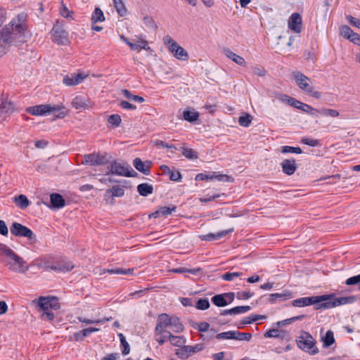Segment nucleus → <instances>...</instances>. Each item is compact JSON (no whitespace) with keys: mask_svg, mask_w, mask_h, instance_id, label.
Here are the masks:
<instances>
[{"mask_svg":"<svg viewBox=\"0 0 360 360\" xmlns=\"http://www.w3.org/2000/svg\"><path fill=\"white\" fill-rule=\"evenodd\" d=\"M252 122V117L248 113L241 115L238 119V123L240 126L248 127Z\"/></svg>","mask_w":360,"mask_h":360,"instance_id":"obj_44","label":"nucleus"},{"mask_svg":"<svg viewBox=\"0 0 360 360\" xmlns=\"http://www.w3.org/2000/svg\"><path fill=\"white\" fill-rule=\"evenodd\" d=\"M281 153H291L300 154L302 153V150L300 147H292V146H285L281 148Z\"/></svg>","mask_w":360,"mask_h":360,"instance_id":"obj_50","label":"nucleus"},{"mask_svg":"<svg viewBox=\"0 0 360 360\" xmlns=\"http://www.w3.org/2000/svg\"><path fill=\"white\" fill-rule=\"evenodd\" d=\"M323 342V347H330L335 341L333 333L331 330H328L325 336L321 338Z\"/></svg>","mask_w":360,"mask_h":360,"instance_id":"obj_41","label":"nucleus"},{"mask_svg":"<svg viewBox=\"0 0 360 360\" xmlns=\"http://www.w3.org/2000/svg\"><path fill=\"white\" fill-rule=\"evenodd\" d=\"M74 265L72 262L66 259H61L52 264H48L46 266V271H54L56 272H68L73 269Z\"/></svg>","mask_w":360,"mask_h":360,"instance_id":"obj_12","label":"nucleus"},{"mask_svg":"<svg viewBox=\"0 0 360 360\" xmlns=\"http://www.w3.org/2000/svg\"><path fill=\"white\" fill-rule=\"evenodd\" d=\"M323 296L328 297V299L323 301L321 304L323 309H331L342 304H352L356 300L355 296L342 297L338 298L335 297V294L323 295Z\"/></svg>","mask_w":360,"mask_h":360,"instance_id":"obj_8","label":"nucleus"},{"mask_svg":"<svg viewBox=\"0 0 360 360\" xmlns=\"http://www.w3.org/2000/svg\"><path fill=\"white\" fill-rule=\"evenodd\" d=\"M143 23L148 28L156 29V25L152 17L145 16L143 19Z\"/></svg>","mask_w":360,"mask_h":360,"instance_id":"obj_57","label":"nucleus"},{"mask_svg":"<svg viewBox=\"0 0 360 360\" xmlns=\"http://www.w3.org/2000/svg\"><path fill=\"white\" fill-rule=\"evenodd\" d=\"M52 39L58 44H65L68 41V32L60 25H55L51 30Z\"/></svg>","mask_w":360,"mask_h":360,"instance_id":"obj_13","label":"nucleus"},{"mask_svg":"<svg viewBox=\"0 0 360 360\" xmlns=\"http://www.w3.org/2000/svg\"><path fill=\"white\" fill-rule=\"evenodd\" d=\"M167 326H170L171 330L176 333H181L184 330V326L178 317L161 314L158 317L155 328V340L160 345L169 340V335H171V332L167 330Z\"/></svg>","mask_w":360,"mask_h":360,"instance_id":"obj_2","label":"nucleus"},{"mask_svg":"<svg viewBox=\"0 0 360 360\" xmlns=\"http://www.w3.org/2000/svg\"><path fill=\"white\" fill-rule=\"evenodd\" d=\"M195 307L200 310H205L210 307V302L207 298L198 300L195 304Z\"/></svg>","mask_w":360,"mask_h":360,"instance_id":"obj_48","label":"nucleus"},{"mask_svg":"<svg viewBox=\"0 0 360 360\" xmlns=\"http://www.w3.org/2000/svg\"><path fill=\"white\" fill-rule=\"evenodd\" d=\"M61 4H62V5H61V8L60 9V13L61 15L66 18L71 17V12L66 7V6L63 4V0H61Z\"/></svg>","mask_w":360,"mask_h":360,"instance_id":"obj_60","label":"nucleus"},{"mask_svg":"<svg viewBox=\"0 0 360 360\" xmlns=\"http://www.w3.org/2000/svg\"><path fill=\"white\" fill-rule=\"evenodd\" d=\"M134 167L140 172L148 175L150 174V162L144 163L139 158H136L133 161Z\"/></svg>","mask_w":360,"mask_h":360,"instance_id":"obj_26","label":"nucleus"},{"mask_svg":"<svg viewBox=\"0 0 360 360\" xmlns=\"http://www.w3.org/2000/svg\"><path fill=\"white\" fill-rule=\"evenodd\" d=\"M136 39H134V42H131V44L135 46L134 49H131L132 51H137L139 49H145L148 50L150 47L148 46V41L143 39L141 36H136Z\"/></svg>","mask_w":360,"mask_h":360,"instance_id":"obj_31","label":"nucleus"},{"mask_svg":"<svg viewBox=\"0 0 360 360\" xmlns=\"http://www.w3.org/2000/svg\"><path fill=\"white\" fill-rule=\"evenodd\" d=\"M51 202L53 207L61 208L65 205V201L63 197L58 193H52L50 195Z\"/></svg>","mask_w":360,"mask_h":360,"instance_id":"obj_29","label":"nucleus"},{"mask_svg":"<svg viewBox=\"0 0 360 360\" xmlns=\"http://www.w3.org/2000/svg\"><path fill=\"white\" fill-rule=\"evenodd\" d=\"M165 43L168 46L169 50L175 58L181 60L188 59V54L187 51L171 37L167 36L165 39Z\"/></svg>","mask_w":360,"mask_h":360,"instance_id":"obj_10","label":"nucleus"},{"mask_svg":"<svg viewBox=\"0 0 360 360\" xmlns=\"http://www.w3.org/2000/svg\"><path fill=\"white\" fill-rule=\"evenodd\" d=\"M217 340H233V330L218 333L216 336Z\"/></svg>","mask_w":360,"mask_h":360,"instance_id":"obj_56","label":"nucleus"},{"mask_svg":"<svg viewBox=\"0 0 360 360\" xmlns=\"http://www.w3.org/2000/svg\"><path fill=\"white\" fill-rule=\"evenodd\" d=\"M122 122L120 115L117 114L111 115L108 119V122L111 124L112 127H117Z\"/></svg>","mask_w":360,"mask_h":360,"instance_id":"obj_46","label":"nucleus"},{"mask_svg":"<svg viewBox=\"0 0 360 360\" xmlns=\"http://www.w3.org/2000/svg\"><path fill=\"white\" fill-rule=\"evenodd\" d=\"M119 338H120V342H121V345H122L123 347V349H122V354L124 355H127L130 352V347H129V345L128 344V342H127L124 335L122 333H120L118 335Z\"/></svg>","mask_w":360,"mask_h":360,"instance_id":"obj_49","label":"nucleus"},{"mask_svg":"<svg viewBox=\"0 0 360 360\" xmlns=\"http://www.w3.org/2000/svg\"><path fill=\"white\" fill-rule=\"evenodd\" d=\"M169 341L172 345L179 347L183 346L186 342V340L184 338V337L174 335L172 333L171 335H169Z\"/></svg>","mask_w":360,"mask_h":360,"instance_id":"obj_39","label":"nucleus"},{"mask_svg":"<svg viewBox=\"0 0 360 360\" xmlns=\"http://www.w3.org/2000/svg\"><path fill=\"white\" fill-rule=\"evenodd\" d=\"M186 346H187V349H188L190 354L191 353H196V352H200L201 350L203 349V345L202 344H198L194 346H191V345H186Z\"/></svg>","mask_w":360,"mask_h":360,"instance_id":"obj_61","label":"nucleus"},{"mask_svg":"<svg viewBox=\"0 0 360 360\" xmlns=\"http://www.w3.org/2000/svg\"><path fill=\"white\" fill-rule=\"evenodd\" d=\"M86 77L87 75L84 73H74L65 76L63 82L66 86H75L80 84Z\"/></svg>","mask_w":360,"mask_h":360,"instance_id":"obj_21","label":"nucleus"},{"mask_svg":"<svg viewBox=\"0 0 360 360\" xmlns=\"http://www.w3.org/2000/svg\"><path fill=\"white\" fill-rule=\"evenodd\" d=\"M288 27L295 33H300L302 28V19L301 15L298 13H293L289 18Z\"/></svg>","mask_w":360,"mask_h":360,"instance_id":"obj_15","label":"nucleus"},{"mask_svg":"<svg viewBox=\"0 0 360 360\" xmlns=\"http://www.w3.org/2000/svg\"><path fill=\"white\" fill-rule=\"evenodd\" d=\"M106 174H115L123 176H136L137 172H135L127 163L113 161L108 167Z\"/></svg>","mask_w":360,"mask_h":360,"instance_id":"obj_7","label":"nucleus"},{"mask_svg":"<svg viewBox=\"0 0 360 360\" xmlns=\"http://www.w3.org/2000/svg\"><path fill=\"white\" fill-rule=\"evenodd\" d=\"M169 175L170 180L174 181H180L182 178V176L179 172H174L171 170V172L169 173Z\"/></svg>","mask_w":360,"mask_h":360,"instance_id":"obj_63","label":"nucleus"},{"mask_svg":"<svg viewBox=\"0 0 360 360\" xmlns=\"http://www.w3.org/2000/svg\"><path fill=\"white\" fill-rule=\"evenodd\" d=\"M252 334L249 333H241L238 330H233V340L239 341H250Z\"/></svg>","mask_w":360,"mask_h":360,"instance_id":"obj_37","label":"nucleus"},{"mask_svg":"<svg viewBox=\"0 0 360 360\" xmlns=\"http://www.w3.org/2000/svg\"><path fill=\"white\" fill-rule=\"evenodd\" d=\"M114 6L116 8V11L120 16L123 17L126 15L127 13V9L125 7V5L122 0H113Z\"/></svg>","mask_w":360,"mask_h":360,"instance_id":"obj_38","label":"nucleus"},{"mask_svg":"<svg viewBox=\"0 0 360 360\" xmlns=\"http://www.w3.org/2000/svg\"><path fill=\"white\" fill-rule=\"evenodd\" d=\"M27 15L22 13L3 28H0V56L4 54L8 47L25 40L27 30Z\"/></svg>","mask_w":360,"mask_h":360,"instance_id":"obj_1","label":"nucleus"},{"mask_svg":"<svg viewBox=\"0 0 360 360\" xmlns=\"http://www.w3.org/2000/svg\"><path fill=\"white\" fill-rule=\"evenodd\" d=\"M65 107L63 104L50 105L43 104L29 107L26 109L27 112L34 116H43L51 112H58L57 118H64L68 112L65 111Z\"/></svg>","mask_w":360,"mask_h":360,"instance_id":"obj_4","label":"nucleus"},{"mask_svg":"<svg viewBox=\"0 0 360 360\" xmlns=\"http://www.w3.org/2000/svg\"><path fill=\"white\" fill-rule=\"evenodd\" d=\"M137 191L141 196L146 197L153 193V187L152 185H150L146 183H143L137 186Z\"/></svg>","mask_w":360,"mask_h":360,"instance_id":"obj_32","label":"nucleus"},{"mask_svg":"<svg viewBox=\"0 0 360 360\" xmlns=\"http://www.w3.org/2000/svg\"><path fill=\"white\" fill-rule=\"evenodd\" d=\"M133 269H124L122 268H113V269H102V272L100 274H105L108 272L110 274H131L133 273Z\"/></svg>","mask_w":360,"mask_h":360,"instance_id":"obj_34","label":"nucleus"},{"mask_svg":"<svg viewBox=\"0 0 360 360\" xmlns=\"http://www.w3.org/2000/svg\"><path fill=\"white\" fill-rule=\"evenodd\" d=\"M340 34L344 38L348 39L349 36L354 32V31L347 25H342L340 29Z\"/></svg>","mask_w":360,"mask_h":360,"instance_id":"obj_54","label":"nucleus"},{"mask_svg":"<svg viewBox=\"0 0 360 360\" xmlns=\"http://www.w3.org/2000/svg\"><path fill=\"white\" fill-rule=\"evenodd\" d=\"M234 229L231 228L229 229L221 231L216 233H208L206 235H202L200 236V238L201 240L206 241L217 240L224 237L228 233H232Z\"/></svg>","mask_w":360,"mask_h":360,"instance_id":"obj_24","label":"nucleus"},{"mask_svg":"<svg viewBox=\"0 0 360 360\" xmlns=\"http://www.w3.org/2000/svg\"><path fill=\"white\" fill-rule=\"evenodd\" d=\"M224 54L226 55V56L227 58H229V59H231V60H233L234 63H236V64L240 65V66H243V67H245L246 66V62L245 60V59L237 55L236 53H233V51L229 50V49H225L224 50Z\"/></svg>","mask_w":360,"mask_h":360,"instance_id":"obj_28","label":"nucleus"},{"mask_svg":"<svg viewBox=\"0 0 360 360\" xmlns=\"http://www.w3.org/2000/svg\"><path fill=\"white\" fill-rule=\"evenodd\" d=\"M182 155L189 160H195L198 158V153L188 148H183Z\"/></svg>","mask_w":360,"mask_h":360,"instance_id":"obj_45","label":"nucleus"},{"mask_svg":"<svg viewBox=\"0 0 360 360\" xmlns=\"http://www.w3.org/2000/svg\"><path fill=\"white\" fill-rule=\"evenodd\" d=\"M176 356L182 359H187L190 356L189 352L187 349V346H181L179 349H176Z\"/></svg>","mask_w":360,"mask_h":360,"instance_id":"obj_47","label":"nucleus"},{"mask_svg":"<svg viewBox=\"0 0 360 360\" xmlns=\"http://www.w3.org/2000/svg\"><path fill=\"white\" fill-rule=\"evenodd\" d=\"M15 111L14 104L4 95L0 96V116L10 115Z\"/></svg>","mask_w":360,"mask_h":360,"instance_id":"obj_18","label":"nucleus"},{"mask_svg":"<svg viewBox=\"0 0 360 360\" xmlns=\"http://www.w3.org/2000/svg\"><path fill=\"white\" fill-rule=\"evenodd\" d=\"M242 275L243 273L240 272H227L221 275V278L224 281H231Z\"/></svg>","mask_w":360,"mask_h":360,"instance_id":"obj_52","label":"nucleus"},{"mask_svg":"<svg viewBox=\"0 0 360 360\" xmlns=\"http://www.w3.org/2000/svg\"><path fill=\"white\" fill-rule=\"evenodd\" d=\"M250 306H238L231 309V315L243 314L250 310Z\"/></svg>","mask_w":360,"mask_h":360,"instance_id":"obj_51","label":"nucleus"},{"mask_svg":"<svg viewBox=\"0 0 360 360\" xmlns=\"http://www.w3.org/2000/svg\"><path fill=\"white\" fill-rule=\"evenodd\" d=\"M122 94L128 99L137 102V103H143L144 102V98L141 96H137V95H132L131 92L127 89H123L122 91Z\"/></svg>","mask_w":360,"mask_h":360,"instance_id":"obj_43","label":"nucleus"},{"mask_svg":"<svg viewBox=\"0 0 360 360\" xmlns=\"http://www.w3.org/2000/svg\"><path fill=\"white\" fill-rule=\"evenodd\" d=\"M124 195V190L123 188L120 186H113L112 188L108 189L104 195L106 201L111 200L113 201L115 197H122Z\"/></svg>","mask_w":360,"mask_h":360,"instance_id":"obj_23","label":"nucleus"},{"mask_svg":"<svg viewBox=\"0 0 360 360\" xmlns=\"http://www.w3.org/2000/svg\"><path fill=\"white\" fill-rule=\"evenodd\" d=\"M82 163L89 165H103L107 163V160L104 155L91 153L85 155L83 157Z\"/></svg>","mask_w":360,"mask_h":360,"instance_id":"obj_16","label":"nucleus"},{"mask_svg":"<svg viewBox=\"0 0 360 360\" xmlns=\"http://www.w3.org/2000/svg\"><path fill=\"white\" fill-rule=\"evenodd\" d=\"M301 142L305 145L311 146V147H316L319 145V141L317 139L304 137L302 138L301 140Z\"/></svg>","mask_w":360,"mask_h":360,"instance_id":"obj_55","label":"nucleus"},{"mask_svg":"<svg viewBox=\"0 0 360 360\" xmlns=\"http://www.w3.org/2000/svg\"><path fill=\"white\" fill-rule=\"evenodd\" d=\"M315 340L307 332H304L297 340V346L302 350L309 352L311 354H316L319 352V349L315 346Z\"/></svg>","mask_w":360,"mask_h":360,"instance_id":"obj_9","label":"nucleus"},{"mask_svg":"<svg viewBox=\"0 0 360 360\" xmlns=\"http://www.w3.org/2000/svg\"><path fill=\"white\" fill-rule=\"evenodd\" d=\"M183 115L185 120L191 122L196 121L199 117V113L198 112L188 110H185L183 112Z\"/></svg>","mask_w":360,"mask_h":360,"instance_id":"obj_40","label":"nucleus"},{"mask_svg":"<svg viewBox=\"0 0 360 360\" xmlns=\"http://www.w3.org/2000/svg\"><path fill=\"white\" fill-rule=\"evenodd\" d=\"M285 96L288 98V103L290 105L297 109L301 110L303 112L312 115L314 114V112H312L313 111L316 112V109L313 108L311 105L304 103L294 98H291L287 96Z\"/></svg>","mask_w":360,"mask_h":360,"instance_id":"obj_19","label":"nucleus"},{"mask_svg":"<svg viewBox=\"0 0 360 360\" xmlns=\"http://www.w3.org/2000/svg\"><path fill=\"white\" fill-rule=\"evenodd\" d=\"M176 210V206L172 205L170 207L162 206L160 207L158 210L153 212L149 215L150 217L158 218L160 217H167L172 214V212H175Z\"/></svg>","mask_w":360,"mask_h":360,"instance_id":"obj_25","label":"nucleus"},{"mask_svg":"<svg viewBox=\"0 0 360 360\" xmlns=\"http://www.w3.org/2000/svg\"><path fill=\"white\" fill-rule=\"evenodd\" d=\"M293 78L295 80L297 85L308 95L315 98H320L321 93L316 91L314 87L311 85V81L310 78L304 75L299 71L292 72Z\"/></svg>","mask_w":360,"mask_h":360,"instance_id":"obj_5","label":"nucleus"},{"mask_svg":"<svg viewBox=\"0 0 360 360\" xmlns=\"http://www.w3.org/2000/svg\"><path fill=\"white\" fill-rule=\"evenodd\" d=\"M32 304L41 313L55 308V306L51 304V300L49 297H40L38 300H34Z\"/></svg>","mask_w":360,"mask_h":360,"instance_id":"obj_17","label":"nucleus"},{"mask_svg":"<svg viewBox=\"0 0 360 360\" xmlns=\"http://www.w3.org/2000/svg\"><path fill=\"white\" fill-rule=\"evenodd\" d=\"M13 202L20 209H25L30 205V201L25 195H19L13 198Z\"/></svg>","mask_w":360,"mask_h":360,"instance_id":"obj_33","label":"nucleus"},{"mask_svg":"<svg viewBox=\"0 0 360 360\" xmlns=\"http://www.w3.org/2000/svg\"><path fill=\"white\" fill-rule=\"evenodd\" d=\"M264 338H278L280 340H284L288 336V333L285 330H281L276 328L271 329L266 331L264 334Z\"/></svg>","mask_w":360,"mask_h":360,"instance_id":"obj_27","label":"nucleus"},{"mask_svg":"<svg viewBox=\"0 0 360 360\" xmlns=\"http://www.w3.org/2000/svg\"><path fill=\"white\" fill-rule=\"evenodd\" d=\"M0 255L6 257L5 266L10 271L18 274H24L28 271L29 266L26 261L6 245L0 243Z\"/></svg>","mask_w":360,"mask_h":360,"instance_id":"obj_3","label":"nucleus"},{"mask_svg":"<svg viewBox=\"0 0 360 360\" xmlns=\"http://www.w3.org/2000/svg\"><path fill=\"white\" fill-rule=\"evenodd\" d=\"M71 104L76 110H83L91 106V101L88 97L77 96L72 99Z\"/></svg>","mask_w":360,"mask_h":360,"instance_id":"obj_20","label":"nucleus"},{"mask_svg":"<svg viewBox=\"0 0 360 360\" xmlns=\"http://www.w3.org/2000/svg\"><path fill=\"white\" fill-rule=\"evenodd\" d=\"M233 292H226L213 296L211 299L212 303L217 307H222L231 304L234 300Z\"/></svg>","mask_w":360,"mask_h":360,"instance_id":"obj_14","label":"nucleus"},{"mask_svg":"<svg viewBox=\"0 0 360 360\" xmlns=\"http://www.w3.org/2000/svg\"><path fill=\"white\" fill-rule=\"evenodd\" d=\"M10 229L11 233L15 236L25 237L34 243L37 240L36 236L34 234L32 231L18 222H13Z\"/></svg>","mask_w":360,"mask_h":360,"instance_id":"obj_11","label":"nucleus"},{"mask_svg":"<svg viewBox=\"0 0 360 360\" xmlns=\"http://www.w3.org/2000/svg\"><path fill=\"white\" fill-rule=\"evenodd\" d=\"M221 196H225V194L224 193H217V194H213L212 195H207L206 198H200V201L202 202H207L213 200L217 198H219Z\"/></svg>","mask_w":360,"mask_h":360,"instance_id":"obj_58","label":"nucleus"},{"mask_svg":"<svg viewBox=\"0 0 360 360\" xmlns=\"http://www.w3.org/2000/svg\"><path fill=\"white\" fill-rule=\"evenodd\" d=\"M196 181L213 180L212 172L211 174L200 173L196 175Z\"/></svg>","mask_w":360,"mask_h":360,"instance_id":"obj_62","label":"nucleus"},{"mask_svg":"<svg viewBox=\"0 0 360 360\" xmlns=\"http://www.w3.org/2000/svg\"><path fill=\"white\" fill-rule=\"evenodd\" d=\"M360 283V274L350 277L345 281V284L347 285H353Z\"/></svg>","mask_w":360,"mask_h":360,"instance_id":"obj_59","label":"nucleus"},{"mask_svg":"<svg viewBox=\"0 0 360 360\" xmlns=\"http://www.w3.org/2000/svg\"><path fill=\"white\" fill-rule=\"evenodd\" d=\"M291 297L292 295L288 291H284L281 293H273L269 296V302L274 304L277 300L285 301L289 300Z\"/></svg>","mask_w":360,"mask_h":360,"instance_id":"obj_30","label":"nucleus"},{"mask_svg":"<svg viewBox=\"0 0 360 360\" xmlns=\"http://www.w3.org/2000/svg\"><path fill=\"white\" fill-rule=\"evenodd\" d=\"M348 40L355 44L360 45V35L354 32L349 36Z\"/></svg>","mask_w":360,"mask_h":360,"instance_id":"obj_64","label":"nucleus"},{"mask_svg":"<svg viewBox=\"0 0 360 360\" xmlns=\"http://www.w3.org/2000/svg\"><path fill=\"white\" fill-rule=\"evenodd\" d=\"M282 171L287 175L293 174L297 170L296 162L294 159H285L281 163Z\"/></svg>","mask_w":360,"mask_h":360,"instance_id":"obj_22","label":"nucleus"},{"mask_svg":"<svg viewBox=\"0 0 360 360\" xmlns=\"http://www.w3.org/2000/svg\"><path fill=\"white\" fill-rule=\"evenodd\" d=\"M327 299H328V297H324L323 295L311 297H303L294 300L292 302V305L295 307H303L314 305V308L316 310L323 309V307H321V304H323V301H326Z\"/></svg>","mask_w":360,"mask_h":360,"instance_id":"obj_6","label":"nucleus"},{"mask_svg":"<svg viewBox=\"0 0 360 360\" xmlns=\"http://www.w3.org/2000/svg\"><path fill=\"white\" fill-rule=\"evenodd\" d=\"M170 271L176 274L189 273L193 275H197L198 273L202 271V269L200 267L195 269H187L185 267H180L171 269Z\"/></svg>","mask_w":360,"mask_h":360,"instance_id":"obj_35","label":"nucleus"},{"mask_svg":"<svg viewBox=\"0 0 360 360\" xmlns=\"http://www.w3.org/2000/svg\"><path fill=\"white\" fill-rule=\"evenodd\" d=\"M304 317V315H300V316H294V317H292V318H290V319H287L283 320V321H278L276 323V324H277L278 326H285V325H287V324H290V323H292L295 321L302 320Z\"/></svg>","mask_w":360,"mask_h":360,"instance_id":"obj_53","label":"nucleus"},{"mask_svg":"<svg viewBox=\"0 0 360 360\" xmlns=\"http://www.w3.org/2000/svg\"><path fill=\"white\" fill-rule=\"evenodd\" d=\"M316 112L321 114L324 116H330L333 117H337L340 115L339 112L334 109L323 108L321 110H316Z\"/></svg>","mask_w":360,"mask_h":360,"instance_id":"obj_42","label":"nucleus"},{"mask_svg":"<svg viewBox=\"0 0 360 360\" xmlns=\"http://www.w3.org/2000/svg\"><path fill=\"white\" fill-rule=\"evenodd\" d=\"M91 22L93 24H95L98 22H103L105 20V17L103 15V12L102 10L99 8H96L92 13L91 18Z\"/></svg>","mask_w":360,"mask_h":360,"instance_id":"obj_36","label":"nucleus"}]
</instances>
